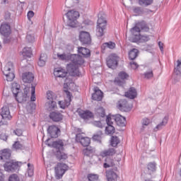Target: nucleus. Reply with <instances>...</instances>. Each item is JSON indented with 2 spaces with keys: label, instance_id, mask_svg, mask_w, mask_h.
Here are the masks:
<instances>
[{
  "label": "nucleus",
  "instance_id": "e2e57ef3",
  "mask_svg": "<svg viewBox=\"0 0 181 181\" xmlns=\"http://www.w3.org/2000/svg\"><path fill=\"white\" fill-rule=\"evenodd\" d=\"M115 83L117 84V86H124V84H125V81L117 78L115 80Z\"/></svg>",
  "mask_w": 181,
  "mask_h": 181
},
{
  "label": "nucleus",
  "instance_id": "39448f33",
  "mask_svg": "<svg viewBox=\"0 0 181 181\" xmlns=\"http://www.w3.org/2000/svg\"><path fill=\"white\" fill-rule=\"evenodd\" d=\"M19 163H22L15 161L13 160H9L4 164V170H6V172H17L21 168Z\"/></svg>",
  "mask_w": 181,
  "mask_h": 181
},
{
  "label": "nucleus",
  "instance_id": "6e6552de",
  "mask_svg": "<svg viewBox=\"0 0 181 181\" xmlns=\"http://www.w3.org/2000/svg\"><path fill=\"white\" fill-rule=\"evenodd\" d=\"M66 73L72 77H80L81 76L78 66L75 64H68L66 65Z\"/></svg>",
  "mask_w": 181,
  "mask_h": 181
},
{
  "label": "nucleus",
  "instance_id": "412c9836",
  "mask_svg": "<svg viewBox=\"0 0 181 181\" xmlns=\"http://www.w3.org/2000/svg\"><path fill=\"white\" fill-rule=\"evenodd\" d=\"M22 80L23 83L31 84L35 80V75L32 72H25L22 74Z\"/></svg>",
  "mask_w": 181,
  "mask_h": 181
},
{
  "label": "nucleus",
  "instance_id": "4468645a",
  "mask_svg": "<svg viewBox=\"0 0 181 181\" xmlns=\"http://www.w3.org/2000/svg\"><path fill=\"white\" fill-rule=\"evenodd\" d=\"M117 170H118L117 167L106 170V177L107 181H117V179H118V175L115 173Z\"/></svg>",
  "mask_w": 181,
  "mask_h": 181
},
{
  "label": "nucleus",
  "instance_id": "a19ab883",
  "mask_svg": "<svg viewBox=\"0 0 181 181\" xmlns=\"http://www.w3.org/2000/svg\"><path fill=\"white\" fill-rule=\"evenodd\" d=\"M47 60V56L45 54H41L39 58V61L37 62L38 66L40 67H43L46 64V61Z\"/></svg>",
  "mask_w": 181,
  "mask_h": 181
},
{
  "label": "nucleus",
  "instance_id": "aec40b11",
  "mask_svg": "<svg viewBox=\"0 0 181 181\" xmlns=\"http://www.w3.org/2000/svg\"><path fill=\"white\" fill-rule=\"evenodd\" d=\"M149 40H151L149 35H142L141 34L139 36L132 37L131 39L132 43H146V42H149Z\"/></svg>",
  "mask_w": 181,
  "mask_h": 181
},
{
  "label": "nucleus",
  "instance_id": "5fc2aeb1",
  "mask_svg": "<svg viewBox=\"0 0 181 181\" xmlns=\"http://www.w3.org/2000/svg\"><path fill=\"white\" fill-rule=\"evenodd\" d=\"M151 124V119H149L148 118H144L142 119V128H141V132L144 131V129H145V126L148 127V125Z\"/></svg>",
  "mask_w": 181,
  "mask_h": 181
},
{
  "label": "nucleus",
  "instance_id": "c9c22d12",
  "mask_svg": "<svg viewBox=\"0 0 181 181\" xmlns=\"http://www.w3.org/2000/svg\"><path fill=\"white\" fill-rule=\"evenodd\" d=\"M51 146L58 149V151H63L64 146V143L62 140L53 141Z\"/></svg>",
  "mask_w": 181,
  "mask_h": 181
},
{
  "label": "nucleus",
  "instance_id": "e433bc0d",
  "mask_svg": "<svg viewBox=\"0 0 181 181\" xmlns=\"http://www.w3.org/2000/svg\"><path fill=\"white\" fill-rule=\"evenodd\" d=\"M130 32L132 35H133L132 37H136V36H139V35H141V29H139L137 23L134 27L130 29Z\"/></svg>",
  "mask_w": 181,
  "mask_h": 181
},
{
  "label": "nucleus",
  "instance_id": "f257e3e1",
  "mask_svg": "<svg viewBox=\"0 0 181 181\" xmlns=\"http://www.w3.org/2000/svg\"><path fill=\"white\" fill-rule=\"evenodd\" d=\"M66 16L68 19V26L71 28H77V19L80 18V13L75 10H69L66 13Z\"/></svg>",
  "mask_w": 181,
  "mask_h": 181
},
{
  "label": "nucleus",
  "instance_id": "dca6fc26",
  "mask_svg": "<svg viewBox=\"0 0 181 181\" xmlns=\"http://www.w3.org/2000/svg\"><path fill=\"white\" fill-rule=\"evenodd\" d=\"M49 117L53 122H62L63 121V115L59 111H52Z\"/></svg>",
  "mask_w": 181,
  "mask_h": 181
},
{
  "label": "nucleus",
  "instance_id": "cd10ccee",
  "mask_svg": "<svg viewBox=\"0 0 181 181\" xmlns=\"http://www.w3.org/2000/svg\"><path fill=\"white\" fill-rule=\"evenodd\" d=\"M168 121L169 117L165 116L163 121L153 129L154 132H158V131L163 129V127H166Z\"/></svg>",
  "mask_w": 181,
  "mask_h": 181
},
{
  "label": "nucleus",
  "instance_id": "864d4df0",
  "mask_svg": "<svg viewBox=\"0 0 181 181\" xmlns=\"http://www.w3.org/2000/svg\"><path fill=\"white\" fill-rule=\"evenodd\" d=\"M118 77L121 80L124 81V80H127V78H128V77H129V75H128V74H127V72H125V71H120L118 74Z\"/></svg>",
  "mask_w": 181,
  "mask_h": 181
},
{
  "label": "nucleus",
  "instance_id": "37998d69",
  "mask_svg": "<svg viewBox=\"0 0 181 181\" xmlns=\"http://www.w3.org/2000/svg\"><path fill=\"white\" fill-rule=\"evenodd\" d=\"M137 26L140 30H143V32H149V27L146 25V23L144 21L140 22L137 23Z\"/></svg>",
  "mask_w": 181,
  "mask_h": 181
},
{
  "label": "nucleus",
  "instance_id": "3c124183",
  "mask_svg": "<svg viewBox=\"0 0 181 181\" xmlns=\"http://www.w3.org/2000/svg\"><path fill=\"white\" fill-rule=\"evenodd\" d=\"M12 66L13 64L11 62H8L4 68L3 74L5 75L11 71H12Z\"/></svg>",
  "mask_w": 181,
  "mask_h": 181
},
{
  "label": "nucleus",
  "instance_id": "774afa93",
  "mask_svg": "<svg viewBox=\"0 0 181 181\" xmlns=\"http://www.w3.org/2000/svg\"><path fill=\"white\" fill-rule=\"evenodd\" d=\"M93 125H95V127H98V128H103V123H101V121L93 122Z\"/></svg>",
  "mask_w": 181,
  "mask_h": 181
},
{
  "label": "nucleus",
  "instance_id": "4c0bfd02",
  "mask_svg": "<svg viewBox=\"0 0 181 181\" xmlns=\"http://www.w3.org/2000/svg\"><path fill=\"white\" fill-rule=\"evenodd\" d=\"M133 12L137 16H140L144 15V13H146V12H148V10L142 7L136 6L133 8Z\"/></svg>",
  "mask_w": 181,
  "mask_h": 181
},
{
  "label": "nucleus",
  "instance_id": "052dcab7",
  "mask_svg": "<svg viewBox=\"0 0 181 181\" xmlns=\"http://www.w3.org/2000/svg\"><path fill=\"white\" fill-rule=\"evenodd\" d=\"M26 40H28L29 43H33V42H35V36L30 34H28L26 35Z\"/></svg>",
  "mask_w": 181,
  "mask_h": 181
},
{
  "label": "nucleus",
  "instance_id": "c85d7f7f",
  "mask_svg": "<svg viewBox=\"0 0 181 181\" xmlns=\"http://www.w3.org/2000/svg\"><path fill=\"white\" fill-rule=\"evenodd\" d=\"M156 172V163L155 161L150 162L147 164V175H153Z\"/></svg>",
  "mask_w": 181,
  "mask_h": 181
},
{
  "label": "nucleus",
  "instance_id": "7c9ffc66",
  "mask_svg": "<svg viewBox=\"0 0 181 181\" xmlns=\"http://www.w3.org/2000/svg\"><path fill=\"white\" fill-rule=\"evenodd\" d=\"M55 156L57 160H59L60 162H64L69 156H67V154H66L64 152H62V150H57L55 153Z\"/></svg>",
  "mask_w": 181,
  "mask_h": 181
},
{
  "label": "nucleus",
  "instance_id": "2eb2a0df",
  "mask_svg": "<svg viewBox=\"0 0 181 181\" xmlns=\"http://www.w3.org/2000/svg\"><path fill=\"white\" fill-rule=\"evenodd\" d=\"M106 124L107 125V127H105L106 134H107V135H114V134H115V127L112 126L114 122L111 121L110 115L106 116Z\"/></svg>",
  "mask_w": 181,
  "mask_h": 181
},
{
  "label": "nucleus",
  "instance_id": "ea45409f",
  "mask_svg": "<svg viewBox=\"0 0 181 181\" xmlns=\"http://www.w3.org/2000/svg\"><path fill=\"white\" fill-rule=\"evenodd\" d=\"M119 142H121V141H119V138H118V136H111V139H110L111 146H112L113 148H117V146H118V144H119Z\"/></svg>",
  "mask_w": 181,
  "mask_h": 181
},
{
  "label": "nucleus",
  "instance_id": "4be33fe9",
  "mask_svg": "<svg viewBox=\"0 0 181 181\" xmlns=\"http://www.w3.org/2000/svg\"><path fill=\"white\" fill-rule=\"evenodd\" d=\"M93 90L94 93L92 94V100L94 101H101L103 97V91L97 86L93 88Z\"/></svg>",
  "mask_w": 181,
  "mask_h": 181
},
{
  "label": "nucleus",
  "instance_id": "b1692460",
  "mask_svg": "<svg viewBox=\"0 0 181 181\" xmlns=\"http://www.w3.org/2000/svg\"><path fill=\"white\" fill-rule=\"evenodd\" d=\"M136 95H138V92L134 87H130L128 91L124 93V96L127 98H130V100H134V98H136Z\"/></svg>",
  "mask_w": 181,
  "mask_h": 181
},
{
  "label": "nucleus",
  "instance_id": "bf43d9fd",
  "mask_svg": "<svg viewBox=\"0 0 181 181\" xmlns=\"http://www.w3.org/2000/svg\"><path fill=\"white\" fill-rule=\"evenodd\" d=\"M57 56L59 60L64 61V60H67L69 59V57H67V55L65 53H64V54L57 53Z\"/></svg>",
  "mask_w": 181,
  "mask_h": 181
},
{
  "label": "nucleus",
  "instance_id": "f03ea898",
  "mask_svg": "<svg viewBox=\"0 0 181 181\" xmlns=\"http://www.w3.org/2000/svg\"><path fill=\"white\" fill-rule=\"evenodd\" d=\"M96 26V36L98 37H103V35L105 34V29H107V20L104 16L98 15V19Z\"/></svg>",
  "mask_w": 181,
  "mask_h": 181
},
{
  "label": "nucleus",
  "instance_id": "a211bd4d",
  "mask_svg": "<svg viewBox=\"0 0 181 181\" xmlns=\"http://www.w3.org/2000/svg\"><path fill=\"white\" fill-rule=\"evenodd\" d=\"M0 33L4 37H9V35H11V25L8 23H2L0 26Z\"/></svg>",
  "mask_w": 181,
  "mask_h": 181
},
{
  "label": "nucleus",
  "instance_id": "13d9d810",
  "mask_svg": "<svg viewBox=\"0 0 181 181\" xmlns=\"http://www.w3.org/2000/svg\"><path fill=\"white\" fill-rule=\"evenodd\" d=\"M21 88L16 87V88H14L13 87L12 88V93L15 97V98L16 99L18 98V96L19 95V93H21Z\"/></svg>",
  "mask_w": 181,
  "mask_h": 181
},
{
  "label": "nucleus",
  "instance_id": "2f4dec72",
  "mask_svg": "<svg viewBox=\"0 0 181 181\" xmlns=\"http://www.w3.org/2000/svg\"><path fill=\"white\" fill-rule=\"evenodd\" d=\"M115 46H116L115 42L112 41L103 43L101 46L102 53H104V52L105 51V49H111L112 50L113 49H115Z\"/></svg>",
  "mask_w": 181,
  "mask_h": 181
},
{
  "label": "nucleus",
  "instance_id": "7ed1b4c3",
  "mask_svg": "<svg viewBox=\"0 0 181 181\" xmlns=\"http://www.w3.org/2000/svg\"><path fill=\"white\" fill-rule=\"evenodd\" d=\"M1 117V120H0V127L2 125H8V122L12 119V115H11V111L9 110V107L4 106L1 108V112H0Z\"/></svg>",
  "mask_w": 181,
  "mask_h": 181
},
{
  "label": "nucleus",
  "instance_id": "c756f323",
  "mask_svg": "<svg viewBox=\"0 0 181 181\" xmlns=\"http://www.w3.org/2000/svg\"><path fill=\"white\" fill-rule=\"evenodd\" d=\"M117 153V151L114 148H110L107 150H104L100 153V156L105 158L107 156H114Z\"/></svg>",
  "mask_w": 181,
  "mask_h": 181
},
{
  "label": "nucleus",
  "instance_id": "603ef678",
  "mask_svg": "<svg viewBox=\"0 0 181 181\" xmlns=\"http://www.w3.org/2000/svg\"><path fill=\"white\" fill-rule=\"evenodd\" d=\"M4 76H6L7 81H13V78H15V74H13L12 71L6 74H4Z\"/></svg>",
  "mask_w": 181,
  "mask_h": 181
},
{
  "label": "nucleus",
  "instance_id": "f3484780",
  "mask_svg": "<svg viewBox=\"0 0 181 181\" xmlns=\"http://www.w3.org/2000/svg\"><path fill=\"white\" fill-rule=\"evenodd\" d=\"M118 108L120 111H123L124 112L131 111V106H129L128 101L125 99H121L118 101Z\"/></svg>",
  "mask_w": 181,
  "mask_h": 181
},
{
  "label": "nucleus",
  "instance_id": "69168bd1",
  "mask_svg": "<svg viewBox=\"0 0 181 181\" xmlns=\"http://www.w3.org/2000/svg\"><path fill=\"white\" fill-rule=\"evenodd\" d=\"M13 134H15V135H17V136H22V134H23V132H22V129H16L13 131Z\"/></svg>",
  "mask_w": 181,
  "mask_h": 181
},
{
  "label": "nucleus",
  "instance_id": "79ce46f5",
  "mask_svg": "<svg viewBox=\"0 0 181 181\" xmlns=\"http://www.w3.org/2000/svg\"><path fill=\"white\" fill-rule=\"evenodd\" d=\"M24 59H26V57H32V48L30 47H25L23 49L22 53Z\"/></svg>",
  "mask_w": 181,
  "mask_h": 181
},
{
  "label": "nucleus",
  "instance_id": "09e8293b",
  "mask_svg": "<svg viewBox=\"0 0 181 181\" xmlns=\"http://www.w3.org/2000/svg\"><path fill=\"white\" fill-rule=\"evenodd\" d=\"M153 4V0H139L140 6H149Z\"/></svg>",
  "mask_w": 181,
  "mask_h": 181
},
{
  "label": "nucleus",
  "instance_id": "9d476101",
  "mask_svg": "<svg viewBox=\"0 0 181 181\" xmlns=\"http://www.w3.org/2000/svg\"><path fill=\"white\" fill-rule=\"evenodd\" d=\"M79 41L82 45H91V35L87 31H81L79 33Z\"/></svg>",
  "mask_w": 181,
  "mask_h": 181
},
{
  "label": "nucleus",
  "instance_id": "49530a36",
  "mask_svg": "<svg viewBox=\"0 0 181 181\" xmlns=\"http://www.w3.org/2000/svg\"><path fill=\"white\" fill-rule=\"evenodd\" d=\"M13 149H16V151H23L25 149V146L21 143V141H15L13 144Z\"/></svg>",
  "mask_w": 181,
  "mask_h": 181
},
{
  "label": "nucleus",
  "instance_id": "a878e982",
  "mask_svg": "<svg viewBox=\"0 0 181 181\" xmlns=\"http://www.w3.org/2000/svg\"><path fill=\"white\" fill-rule=\"evenodd\" d=\"M174 76H177V78H175L176 81H179L181 76V59H177V66L174 68Z\"/></svg>",
  "mask_w": 181,
  "mask_h": 181
},
{
  "label": "nucleus",
  "instance_id": "c03bdc74",
  "mask_svg": "<svg viewBox=\"0 0 181 181\" xmlns=\"http://www.w3.org/2000/svg\"><path fill=\"white\" fill-rule=\"evenodd\" d=\"M105 162L106 163H104L103 164V168H105V169H107V168H112L115 165V163H114V160H111V158L108 157L105 158Z\"/></svg>",
  "mask_w": 181,
  "mask_h": 181
},
{
  "label": "nucleus",
  "instance_id": "de8ad7c7",
  "mask_svg": "<svg viewBox=\"0 0 181 181\" xmlns=\"http://www.w3.org/2000/svg\"><path fill=\"white\" fill-rule=\"evenodd\" d=\"M95 114L98 117L104 118L105 117V109H104L103 107H100L96 109Z\"/></svg>",
  "mask_w": 181,
  "mask_h": 181
},
{
  "label": "nucleus",
  "instance_id": "72a5a7b5",
  "mask_svg": "<svg viewBox=\"0 0 181 181\" xmlns=\"http://www.w3.org/2000/svg\"><path fill=\"white\" fill-rule=\"evenodd\" d=\"M78 52L80 54H82L83 57H90L91 56V52H90V49L86 47H81L78 49Z\"/></svg>",
  "mask_w": 181,
  "mask_h": 181
},
{
  "label": "nucleus",
  "instance_id": "20e7f679",
  "mask_svg": "<svg viewBox=\"0 0 181 181\" xmlns=\"http://www.w3.org/2000/svg\"><path fill=\"white\" fill-rule=\"evenodd\" d=\"M47 100H49V101L47 103L49 111L54 110V108H57V103L54 101V100L57 99V95H56L53 91L48 90L47 92Z\"/></svg>",
  "mask_w": 181,
  "mask_h": 181
},
{
  "label": "nucleus",
  "instance_id": "58836bf2",
  "mask_svg": "<svg viewBox=\"0 0 181 181\" xmlns=\"http://www.w3.org/2000/svg\"><path fill=\"white\" fill-rule=\"evenodd\" d=\"M92 139L96 142H99V144H101V139H103V131H98L96 134H93Z\"/></svg>",
  "mask_w": 181,
  "mask_h": 181
},
{
  "label": "nucleus",
  "instance_id": "6ab92c4d",
  "mask_svg": "<svg viewBox=\"0 0 181 181\" xmlns=\"http://www.w3.org/2000/svg\"><path fill=\"white\" fill-rule=\"evenodd\" d=\"M28 94H29V90H24L23 92L21 91L18 93V95L17 96V98H16V101H18V103H20L21 104L26 103V101L29 100Z\"/></svg>",
  "mask_w": 181,
  "mask_h": 181
},
{
  "label": "nucleus",
  "instance_id": "6e6d98bb",
  "mask_svg": "<svg viewBox=\"0 0 181 181\" xmlns=\"http://www.w3.org/2000/svg\"><path fill=\"white\" fill-rule=\"evenodd\" d=\"M8 181H21V178L16 174H12L8 177Z\"/></svg>",
  "mask_w": 181,
  "mask_h": 181
},
{
  "label": "nucleus",
  "instance_id": "8fccbe9b",
  "mask_svg": "<svg viewBox=\"0 0 181 181\" xmlns=\"http://www.w3.org/2000/svg\"><path fill=\"white\" fill-rule=\"evenodd\" d=\"M58 105H59V107H61L62 110H66V108H67V107L70 105V102L66 100H60L58 102Z\"/></svg>",
  "mask_w": 181,
  "mask_h": 181
},
{
  "label": "nucleus",
  "instance_id": "680f3d73",
  "mask_svg": "<svg viewBox=\"0 0 181 181\" xmlns=\"http://www.w3.org/2000/svg\"><path fill=\"white\" fill-rule=\"evenodd\" d=\"M8 138H9V136H8L6 133L0 134V139H1V141L6 142V141H8Z\"/></svg>",
  "mask_w": 181,
  "mask_h": 181
},
{
  "label": "nucleus",
  "instance_id": "9b49d317",
  "mask_svg": "<svg viewBox=\"0 0 181 181\" xmlns=\"http://www.w3.org/2000/svg\"><path fill=\"white\" fill-rule=\"evenodd\" d=\"M11 156H12V151L9 148H4L0 151V160L1 162H8L11 160Z\"/></svg>",
  "mask_w": 181,
  "mask_h": 181
},
{
  "label": "nucleus",
  "instance_id": "473e14b6",
  "mask_svg": "<svg viewBox=\"0 0 181 181\" xmlns=\"http://www.w3.org/2000/svg\"><path fill=\"white\" fill-rule=\"evenodd\" d=\"M83 153L85 156H93L95 153V148L88 146L83 150Z\"/></svg>",
  "mask_w": 181,
  "mask_h": 181
},
{
  "label": "nucleus",
  "instance_id": "338daca9",
  "mask_svg": "<svg viewBox=\"0 0 181 181\" xmlns=\"http://www.w3.org/2000/svg\"><path fill=\"white\" fill-rule=\"evenodd\" d=\"M130 66L132 69H133L134 70H136V69L139 67V65H138L136 62H130Z\"/></svg>",
  "mask_w": 181,
  "mask_h": 181
},
{
  "label": "nucleus",
  "instance_id": "0eeeda50",
  "mask_svg": "<svg viewBox=\"0 0 181 181\" xmlns=\"http://www.w3.org/2000/svg\"><path fill=\"white\" fill-rule=\"evenodd\" d=\"M119 60V57L117 56L115 54H112L108 56L106 60V64L109 69H112V70H115L117 67H118V62Z\"/></svg>",
  "mask_w": 181,
  "mask_h": 181
},
{
  "label": "nucleus",
  "instance_id": "f8f14e48",
  "mask_svg": "<svg viewBox=\"0 0 181 181\" xmlns=\"http://www.w3.org/2000/svg\"><path fill=\"white\" fill-rule=\"evenodd\" d=\"M77 112L82 119H94V113L88 110H83L80 109L78 110Z\"/></svg>",
  "mask_w": 181,
  "mask_h": 181
},
{
  "label": "nucleus",
  "instance_id": "423d86ee",
  "mask_svg": "<svg viewBox=\"0 0 181 181\" xmlns=\"http://www.w3.org/2000/svg\"><path fill=\"white\" fill-rule=\"evenodd\" d=\"M55 175L57 179H62L63 175L69 170V165L63 163H57L54 168Z\"/></svg>",
  "mask_w": 181,
  "mask_h": 181
},
{
  "label": "nucleus",
  "instance_id": "a18cd8bd",
  "mask_svg": "<svg viewBox=\"0 0 181 181\" xmlns=\"http://www.w3.org/2000/svg\"><path fill=\"white\" fill-rule=\"evenodd\" d=\"M36 85L31 84V96H30V101L33 103L36 101Z\"/></svg>",
  "mask_w": 181,
  "mask_h": 181
},
{
  "label": "nucleus",
  "instance_id": "0e129e2a",
  "mask_svg": "<svg viewBox=\"0 0 181 181\" xmlns=\"http://www.w3.org/2000/svg\"><path fill=\"white\" fill-rule=\"evenodd\" d=\"M144 77L146 78H152V77H153V71H148V72H146L144 74Z\"/></svg>",
  "mask_w": 181,
  "mask_h": 181
},
{
  "label": "nucleus",
  "instance_id": "4d7b16f0",
  "mask_svg": "<svg viewBox=\"0 0 181 181\" xmlns=\"http://www.w3.org/2000/svg\"><path fill=\"white\" fill-rule=\"evenodd\" d=\"M88 179L89 181H98V175L88 174Z\"/></svg>",
  "mask_w": 181,
  "mask_h": 181
},
{
  "label": "nucleus",
  "instance_id": "5701e85b",
  "mask_svg": "<svg viewBox=\"0 0 181 181\" xmlns=\"http://www.w3.org/2000/svg\"><path fill=\"white\" fill-rule=\"evenodd\" d=\"M71 60L76 66H81V64H84V59H83L82 56L78 54H72L71 56Z\"/></svg>",
  "mask_w": 181,
  "mask_h": 181
},
{
  "label": "nucleus",
  "instance_id": "f704fd0d",
  "mask_svg": "<svg viewBox=\"0 0 181 181\" xmlns=\"http://www.w3.org/2000/svg\"><path fill=\"white\" fill-rule=\"evenodd\" d=\"M139 51L136 48H133L129 52V60H135L138 57Z\"/></svg>",
  "mask_w": 181,
  "mask_h": 181
},
{
  "label": "nucleus",
  "instance_id": "393cba45",
  "mask_svg": "<svg viewBox=\"0 0 181 181\" xmlns=\"http://www.w3.org/2000/svg\"><path fill=\"white\" fill-rule=\"evenodd\" d=\"M67 71L63 68H55L54 69V75L55 77H59L61 78H64L67 76Z\"/></svg>",
  "mask_w": 181,
  "mask_h": 181
},
{
  "label": "nucleus",
  "instance_id": "1a4fd4ad",
  "mask_svg": "<svg viewBox=\"0 0 181 181\" xmlns=\"http://www.w3.org/2000/svg\"><path fill=\"white\" fill-rule=\"evenodd\" d=\"M47 132L50 138H59L62 131L57 126L52 124L48 127Z\"/></svg>",
  "mask_w": 181,
  "mask_h": 181
},
{
  "label": "nucleus",
  "instance_id": "bb28decb",
  "mask_svg": "<svg viewBox=\"0 0 181 181\" xmlns=\"http://www.w3.org/2000/svg\"><path fill=\"white\" fill-rule=\"evenodd\" d=\"M115 121L118 127H125V124L127 123V119L121 115H116L115 116Z\"/></svg>",
  "mask_w": 181,
  "mask_h": 181
},
{
  "label": "nucleus",
  "instance_id": "ddd939ff",
  "mask_svg": "<svg viewBox=\"0 0 181 181\" xmlns=\"http://www.w3.org/2000/svg\"><path fill=\"white\" fill-rule=\"evenodd\" d=\"M76 141L82 145V146L87 147L91 144V139L89 137H84L81 134H77L76 135Z\"/></svg>",
  "mask_w": 181,
  "mask_h": 181
}]
</instances>
